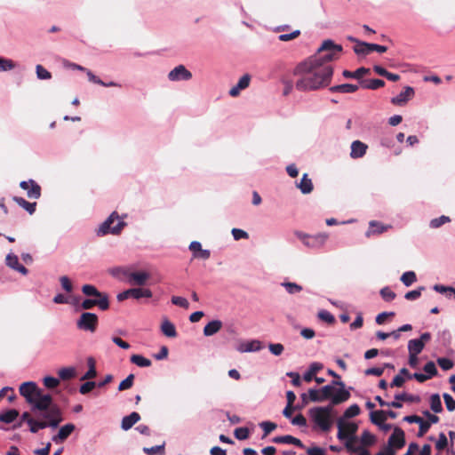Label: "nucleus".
<instances>
[{
	"label": "nucleus",
	"instance_id": "39",
	"mask_svg": "<svg viewBox=\"0 0 455 455\" xmlns=\"http://www.w3.org/2000/svg\"><path fill=\"white\" fill-rule=\"evenodd\" d=\"M395 399L396 402H399V403H401V401L410 402V403H417L419 401V396L407 394V393H400V394H396L395 395Z\"/></svg>",
	"mask_w": 455,
	"mask_h": 455
},
{
	"label": "nucleus",
	"instance_id": "52",
	"mask_svg": "<svg viewBox=\"0 0 455 455\" xmlns=\"http://www.w3.org/2000/svg\"><path fill=\"white\" fill-rule=\"evenodd\" d=\"M133 379H134V375L133 374L128 375L127 378L124 379L119 384L118 390L119 391H124V390L131 388L132 387V385H133Z\"/></svg>",
	"mask_w": 455,
	"mask_h": 455
},
{
	"label": "nucleus",
	"instance_id": "26",
	"mask_svg": "<svg viewBox=\"0 0 455 455\" xmlns=\"http://www.w3.org/2000/svg\"><path fill=\"white\" fill-rule=\"evenodd\" d=\"M19 416V411L15 409H9L0 413V421L10 424L16 420Z\"/></svg>",
	"mask_w": 455,
	"mask_h": 455
},
{
	"label": "nucleus",
	"instance_id": "7",
	"mask_svg": "<svg viewBox=\"0 0 455 455\" xmlns=\"http://www.w3.org/2000/svg\"><path fill=\"white\" fill-rule=\"evenodd\" d=\"M338 434L337 437L340 441H345V445L347 449L352 448L353 443L355 441V433L358 429V426L353 422H345L342 419H339L337 422Z\"/></svg>",
	"mask_w": 455,
	"mask_h": 455
},
{
	"label": "nucleus",
	"instance_id": "54",
	"mask_svg": "<svg viewBox=\"0 0 455 455\" xmlns=\"http://www.w3.org/2000/svg\"><path fill=\"white\" fill-rule=\"evenodd\" d=\"M425 290L424 286L419 287L417 290L410 291L405 293L404 298L408 300H415L421 295V291Z\"/></svg>",
	"mask_w": 455,
	"mask_h": 455
},
{
	"label": "nucleus",
	"instance_id": "1",
	"mask_svg": "<svg viewBox=\"0 0 455 455\" xmlns=\"http://www.w3.org/2000/svg\"><path fill=\"white\" fill-rule=\"evenodd\" d=\"M342 46L328 39L323 41L316 55L296 66L293 75L299 76L295 84L298 91H316L329 85L333 75L330 62L341 52Z\"/></svg>",
	"mask_w": 455,
	"mask_h": 455
},
{
	"label": "nucleus",
	"instance_id": "12",
	"mask_svg": "<svg viewBox=\"0 0 455 455\" xmlns=\"http://www.w3.org/2000/svg\"><path fill=\"white\" fill-rule=\"evenodd\" d=\"M128 282L132 285L143 286L147 283L150 275L145 271L128 272L126 273Z\"/></svg>",
	"mask_w": 455,
	"mask_h": 455
},
{
	"label": "nucleus",
	"instance_id": "19",
	"mask_svg": "<svg viewBox=\"0 0 455 455\" xmlns=\"http://www.w3.org/2000/svg\"><path fill=\"white\" fill-rule=\"evenodd\" d=\"M261 342L257 339H253L251 341L241 343L237 347V351L240 353H250V352H257L261 349Z\"/></svg>",
	"mask_w": 455,
	"mask_h": 455
},
{
	"label": "nucleus",
	"instance_id": "24",
	"mask_svg": "<svg viewBox=\"0 0 455 455\" xmlns=\"http://www.w3.org/2000/svg\"><path fill=\"white\" fill-rule=\"evenodd\" d=\"M222 327V323L220 320H212L209 322L204 328V336H212L217 333Z\"/></svg>",
	"mask_w": 455,
	"mask_h": 455
},
{
	"label": "nucleus",
	"instance_id": "8",
	"mask_svg": "<svg viewBox=\"0 0 455 455\" xmlns=\"http://www.w3.org/2000/svg\"><path fill=\"white\" fill-rule=\"evenodd\" d=\"M294 235L306 247L312 250L323 248L329 238V235L327 233L309 235L302 231H295Z\"/></svg>",
	"mask_w": 455,
	"mask_h": 455
},
{
	"label": "nucleus",
	"instance_id": "37",
	"mask_svg": "<svg viewBox=\"0 0 455 455\" xmlns=\"http://www.w3.org/2000/svg\"><path fill=\"white\" fill-rule=\"evenodd\" d=\"M131 362L139 367H149L151 361L140 355H132L131 356Z\"/></svg>",
	"mask_w": 455,
	"mask_h": 455
},
{
	"label": "nucleus",
	"instance_id": "40",
	"mask_svg": "<svg viewBox=\"0 0 455 455\" xmlns=\"http://www.w3.org/2000/svg\"><path fill=\"white\" fill-rule=\"evenodd\" d=\"M60 379L68 380L76 376V370L74 367L61 368L58 371Z\"/></svg>",
	"mask_w": 455,
	"mask_h": 455
},
{
	"label": "nucleus",
	"instance_id": "9",
	"mask_svg": "<svg viewBox=\"0 0 455 455\" xmlns=\"http://www.w3.org/2000/svg\"><path fill=\"white\" fill-rule=\"evenodd\" d=\"M98 324V316L93 313L84 312L83 313L76 322L78 329L94 332Z\"/></svg>",
	"mask_w": 455,
	"mask_h": 455
},
{
	"label": "nucleus",
	"instance_id": "28",
	"mask_svg": "<svg viewBox=\"0 0 455 455\" xmlns=\"http://www.w3.org/2000/svg\"><path fill=\"white\" fill-rule=\"evenodd\" d=\"M369 73H370V69L369 68L362 67V68H357L354 72L348 71V70H344L342 75L346 78H355V79H358V80L361 81L362 80L361 78L364 75H367Z\"/></svg>",
	"mask_w": 455,
	"mask_h": 455
},
{
	"label": "nucleus",
	"instance_id": "60",
	"mask_svg": "<svg viewBox=\"0 0 455 455\" xmlns=\"http://www.w3.org/2000/svg\"><path fill=\"white\" fill-rule=\"evenodd\" d=\"M443 397L447 410L449 411H455V400L453 399V397L451 395H449L448 393H444L443 395Z\"/></svg>",
	"mask_w": 455,
	"mask_h": 455
},
{
	"label": "nucleus",
	"instance_id": "49",
	"mask_svg": "<svg viewBox=\"0 0 455 455\" xmlns=\"http://www.w3.org/2000/svg\"><path fill=\"white\" fill-rule=\"evenodd\" d=\"M361 443L363 445H372L375 443V436L368 430H364L361 435Z\"/></svg>",
	"mask_w": 455,
	"mask_h": 455
},
{
	"label": "nucleus",
	"instance_id": "59",
	"mask_svg": "<svg viewBox=\"0 0 455 455\" xmlns=\"http://www.w3.org/2000/svg\"><path fill=\"white\" fill-rule=\"evenodd\" d=\"M433 289L436 292H439L441 294H444L445 296H446V292L447 291H451V292H453V298H455V288H453L451 286H445V285H443V284H435L433 286Z\"/></svg>",
	"mask_w": 455,
	"mask_h": 455
},
{
	"label": "nucleus",
	"instance_id": "57",
	"mask_svg": "<svg viewBox=\"0 0 455 455\" xmlns=\"http://www.w3.org/2000/svg\"><path fill=\"white\" fill-rule=\"evenodd\" d=\"M437 363L443 371H448L451 369L454 365L453 362L451 359L445 357L438 358Z\"/></svg>",
	"mask_w": 455,
	"mask_h": 455
},
{
	"label": "nucleus",
	"instance_id": "46",
	"mask_svg": "<svg viewBox=\"0 0 455 455\" xmlns=\"http://www.w3.org/2000/svg\"><path fill=\"white\" fill-rule=\"evenodd\" d=\"M36 76L40 80H49L52 78V74L45 69L42 65L36 66Z\"/></svg>",
	"mask_w": 455,
	"mask_h": 455
},
{
	"label": "nucleus",
	"instance_id": "43",
	"mask_svg": "<svg viewBox=\"0 0 455 455\" xmlns=\"http://www.w3.org/2000/svg\"><path fill=\"white\" fill-rule=\"evenodd\" d=\"M143 451L147 455H163L164 453V443L152 447H144Z\"/></svg>",
	"mask_w": 455,
	"mask_h": 455
},
{
	"label": "nucleus",
	"instance_id": "14",
	"mask_svg": "<svg viewBox=\"0 0 455 455\" xmlns=\"http://www.w3.org/2000/svg\"><path fill=\"white\" fill-rule=\"evenodd\" d=\"M75 428H76V427L72 423H68V424L62 426L59 429V432L56 435H52V441L57 444L62 443L72 434V432L75 430Z\"/></svg>",
	"mask_w": 455,
	"mask_h": 455
},
{
	"label": "nucleus",
	"instance_id": "15",
	"mask_svg": "<svg viewBox=\"0 0 455 455\" xmlns=\"http://www.w3.org/2000/svg\"><path fill=\"white\" fill-rule=\"evenodd\" d=\"M5 264L12 269L20 273L23 275H26L28 273V270L19 262V258L17 255L10 252L6 255Z\"/></svg>",
	"mask_w": 455,
	"mask_h": 455
},
{
	"label": "nucleus",
	"instance_id": "34",
	"mask_svg": "<svg viewBox=\"0 0 455 455\" xmlns=\"http://www.w3.org/2000/svg\"><path fill=\"white\" fill-rule=\"evenodd\" d=\"M430 408L435 413L443 411L442 402L438 394H433L430 396Z\"/></svg>",
	"mask_w": 455,
	"mask_h": 455
},
{
	"label": "nucleus",
	"instance_id": "64",
	"mask_svg": "<svg viewBox=\"0 0 455 455\" xmlns=\"http://www.w3.org/2000/svg\"><path fill=\"white\" fill-rule=\"evenodd\" d=\"M268 349L274 355H280L284 350V347L280 343H270L268 345Z\"/></svg>",
	"mask_w": 455,
	"mask_h": 455
},
{
	"label": "nucleus",
	"instance_id": "48",
	"mask_svg": "<svg viewBox=\"0 0 455 455\" xmlns=\"http://www.w3.org/2000/svg\"><path fill=\"white\" fill-rule=\"evenodd\" d=\"M365 44H370V43H365L362 41H356V44L354 47V52L360 55H367L371 52V50L365 46Z\"/></svg>",
	"mask_w": 455,
	"mask_h": 455
},
{
	"label": "nucleus",
	"instance_id": "6",
	"mask_svg": "<svg viewBox=\"0 0 455 455\" xmlns=\"http://www.w3.org/2000/svg\"><path fill=\"white\" fill-rule=\"evenodd\" d=\"M125 226L126 223L121 219L118 213L113 212L107 220L99 226L96 234L98 236H104L108 234L116 235L121 234Z\"/></svg>",
	"mask_w": 455,
	"mask_h": 455
},
{
	"label": "nucleus",
	"instance_id": "62",
	"mask_svg": "<svg viewBox=\"0 0 455 455\" xmlns=\"http://www.w3.org/2000/svg\"><path fill=\"white\" fill-rule=\"evenodd\" d=\"M318 317L323 322L333 323L335 321L334 316L327 310H321L318 313Z\"/></svg>",
	"mask_w": 455,
	"mask_h": 455
},
{
	"label": "nucleus",
	"instance_id": "55",
	"mask_svg": "<svg viewBox=\"0 0 455 455\" xmlns=\"http://www.w3.org/2000/svg\"><path fill=\"white\" fill-rule=\"evenodd\" d=\"M231 234L235 241L249 238V234L246 231L240 228H234L231 230Z\"/></svg>",
	"mask_w": 455,
	"mask_h": 455
},
{
	"label": "nucleus",
	"instance_id": "23",
	"mask_svg": "<svg viewBox=\"0 0 455 455\" xmlns=\"http://www.w3.org/2000/svg\"><path fill=\"white\" fill-rule=\"evenodd\" d=\"M273 442L275 443H287V444H293L298 447H304L302 442L291 435H281V436H275L273 438Z\"/></svg>",
	"mask_w": 455,
	"mask_h": 455
},
{
	"label": "nucleus",
	"instance_id": "47",
	"mask_svg": "<svg viewBox=\"0 0 455 455\" xmlns=\"http://www.w3.org/2000/svg\"><path fill=\"white\" fill-rule=\"evenodd\" d=\"M282 286H283L286 291L290 294H295L302 291V286L296 283L284 282L282 283Z\"/></svg>",
	"mask_w": 455,
	"mask_h": 455
},
{
	"label": "nucleus",
	"instance_id": "38",
	"mask_svg": "<svg viewBox=\"0 0 455 455\" xmlns=\"http://www.w3.org/2000/svg\"><path fill=\"white\" fill-rule=\"evenodd\" d=\"M82 291L84 295L88 297H99L102 295H106V293H102L97 290V288L92 284H84L82 287Z\"/></svg>",
	"mask_w": 455,
	"mask_h": 455
},
{
	"label": "nucleus",
	"instance_id": "4",
	"mask_svg": "<svg viewBox=\"0 0 455 455\" xmlns=\"http://www.w3.org/2000/svg\"><path fill=\"white\" fill-rule=\"evenodd\" d=\"M323 400H331L329 405H337L346 402L350 397V393L345 388L344 382L340 380H333L331 384L323 386L320 388Z\"/></svg>",
	"mask_w": 455,
	"mask_h": 455
},
{
	"label": "nucleus",
	"instance_id": "33",
	"mask_svg": "<svg viewBox=\"0 0 455 455\" xmlns=\"http://www.w3.org/2000/svg\"><path fill=\"white\" fill-rule=\"evenodd\" d=\"M88 371L83 375L81 380L91 379L96 377L97 371L95 367V360L92 357L87 359Z\"/></svg>",
	"mask_w": 455,
	"mask_h": 455
},
{
	"label": "nucleus",
	"instance_id": "5",
	"mask_svg": "<svg viewBox=\"0 0 455 455\" xmlns=\"http://www.w3.org/2000/svg\"><path fill=\"white\" fill-rule=\"evenodd\" d=\"M333 406H317L308 411L311 420L323 432H328L333 422Z\"/></svg>",
	"mask_w": 455,
	"mask_h": 455
},
{
	"label": "nucleus",
	"instance_id": "53",
	"mask_svg": "<svg viewBox=\"0 0 455 455\" xmlns=\"http://www.w3.org/2000/svg\"><path fill=\"white\" fill-rule=\"evenodd\" d=\"M360 413V407L357 404L350 405L344 412V418L350 419Z\"/></svg>",
	"mask_w": 455,
	"mask_h": 455
},
{
	"label": "nucleus",
	"instance_id": "16",
	"mask_svg": "<svg viewBox=\"0 0 455 455\" xmlns=\"http://www.w3.org/2000/svg\"><path fill=\"white\" fill-rule=\"evenodd\" d=\"M414 95V89L411 86H406L404 91L400 92L397 96L391 99L394 105L402 106L411 100Z\"/></svg>",
	"mask_w": 455,
	"mask_h": 455
},
{
	"label": "nucleus",
	"instance_id": "18",
	"mask_svg": "<svg viewBox=\"0 0 455 455\" xmlns=\"http://www.w3.org/2000/svg\"><path fill=\"white\" fill-rule=\"evenodd\" d=\"M350 148V157L357 159L363 157L366 154L368 146L360 140H355L352 142Z\"/></svg>",
	"mask_w": 455,
	"mask_h": 455
},
{
	"label": "nucleus",
	"instance_id": "22",
	"mask_svg": "<svg viewBox=\"0 0 455 455\" xmlns=\"http://www.w3.org/2000/svg\"><path fill=\"white\" fill-rule=\"evenodd\" d=\"M296 186L304 195L310 194L314 189L313 182L307 173L302 176L299 183Z\"/></svg>",
	"mask_w": 455,
	"mask_h": 455
},
{
	"label": "nucleus",
	"instance_id": "21",
	"mask_svg": "<svg viewBox=\"0 0 455 455\" xmlns=\"http://www.w3.org/2000/svg\"><path fill=\"white\" fill-rule=\"evenodd\" d=\"M387 228H388V227L384 226L380 222L376 221V220H371L369 223V228L366 231L365 235L367 237H370L371 235H379V234H382L385 231H387Z\"/></svg>",
	"mask_w": 455,
	"mask_h": 455
},
{
	"label": "nucleus",
	"instance_id": "50",
	"mask_svg": "<svg viewBox=\"0 0 455 455\" xmlns=\"http://www.w3.org/2000/svg\"><path fill=\"white\" fill-rule=\"evenodd\" d=\"M43 383L45 387L52 389L57 387L60 385V379L55 377L46 376L44 378Z\"/></svg>",
	"mask_w": 455,
	"mask_h": 455
},
{
	"label": "nucleus",
	"instance_id": "58",
	"mask_svg": "<svg viewBox=\"0 0 455 455\" xmlns=\"http://www.w3.org/2000/svg\"><path fill=\"white\" fill-rule=\"evenodd\" d=\"M249 429L247 427H238L235 429L234 435L238 440H245L249 437Z\"/></svg>",
	"mask_w": 455,
	"mask_h": 455
},
{
	"label": "nucleus",
	"instance_id": "25",
	"mask_svg": "<svg viewBox=\"0 0 455 455\" xmlns=\"http://www.w3.org/2000/svg\"><path fill=\"white\" fill-rule=\"evenodd\" d=\"M359 86L352 84L334 85L330 88L331 92L352 93L358 90Z\"/></svg>",
	"mask_w": 455,
	"mask_h": 455
},
{
	"label": "nucleus",
	"instance_id": "13",
	"mask_svg": "<svg viewBox=\"0 0 455 455\" xmlns=\"http://www.w3.org/2000/svg\"><path fill=\"white\" fill-rule=\"evenodd\" d=\"M387 444L395 449H401L405 444L404 432L398 427H394L393 434L389 436Z\"/></svg>",
	"mask_w": 455,
	"mask_h": 455
},
{
	"label": "nucleus",
	"instance_id": "35",
	"mask_svg": "<svg viewBox=\"0 0 455 455\" xmlns=\"http://www.w3.org/2000/svg\"><path fill=\"white\" fill-rule=\"evenodd\" d=\"M27 196L30 199H38L41 196V187L36 182L32 181L31 186L27 189Z\"/></svg>",
	"mask_w": 455,
	"mask_h": 455
},
{
	"label": "nucleus",
	"instance_id": "51",
	"mask_svg": "<svg viewBox=\"0 0 455 455\" xmlns=\"http://www.w3.org/2000/svg\"><path fill=\"white\" fill-rule=\"evenodd\" d=\"M380 296L385 301H392L395 298V293L389 288V287H384L379 291Z\"/></svg>",
	"mask_w": 455,
	"mask_h": 455
},
{
	"label": "nucleus",
	"instance_id": "44",
	"mask_svg": "<svg viewBox=\"0 0 455 455\" xmlns=\"http://www.w3.org/2000/svg\"><path fill=\"white\" fill-rule=\"evenodd\" d=\"M450 221H451L450 217L442 215L438 218L431 220V221L429 223V227L431 228H438L442 227L443 224L449 223Z\"/></svg>",
	"mask_w": 455,
	"mask_h": 455
},
{
	"label": "nucleus",
	"instance_id": "30",
	"mask_svg": "<svg viewBox=\"0 0 455 455\" xmlns=\"http://www.w3.org/2000/svg\"><path fill=\"white\" fill-rule=\"evenodd\" d=\"M130 297H132L135 299H140V288H132V289L125 290L123 292H120L116 298H117L118 301H123L124 299H127Z\"/></svg>",
	"mask_w": 455,
	"mask_h": 455
},
{
	"label": "nucleus",
	"instance_id": "63",
	"mask_svg": "<svg viewBox=\"0 0 455 455\" xmlns=\"http://www.w3.org/2000/svg\"><path fill=\"white\" fill-rule=\"evenodd\" d=\"M259 427L263 429L264 435L266 436L276 428V424L270 421H263L259 424Z\"/></svg>",
	"mask_w": 455,
	"mask_h": 455
},
{
	"label": "nucleus",
	"instance_id": "27",
	"mask_svg": "<svg viewBox=\"0 0 455 455\" xmlns=\"http://www.w3.org/2000/svg\"><path fill=\"white\" fill-rule=\"evenodd\" d=\"M162 332L169 338H175L177 336V331L175 326L172 323H171L168 319H164L161 324Z\"/></svg>",
	"mask_w": 455,
	"mask_h": 455
},
{
	"label": "nucleus",
	"instance_id": "2",
	"mask_svg": "<svg viewBox=\"0 0 455 455\" xmlns=\"http://www.w3.org/2000/svg\"><path fill=\"white\" fill-rule=\"evenodd\" d=\"M36 419L29 420V431L37 433L40 429L57 428L63 420L62 411L59 405L47 407L45 410H32Z\"/></svg>",
	"mask_w": 455,
	"mask_h": 455
},
{
	"label": "nucleus",
	"instance_id": "45",
	"mask_svg": "<svg viewBox=\"0 0 455 455\" xmlns=\"http://www.w3.org/2000/svg\"><path fill=\"white\" fill-rule=\"evenodd\" d=\"M308 398L313 403H322L324 401L322 396L321 389H317V388L308 389Z\"/></svg>",
	"mask_w": 455,
	"mask_h": 455
},
{
	"label": "nucleus",
	"instance_id": "17",
	"mask_svg": "<svg viewBox=\"0 0 455 455\" xmlns=\"http://www.w3.org/2000/svg\"><path fill=\"white\" fill-rule=\"evenodd\" d=\"M251 82V76L249 74L243 75L238 81V83L229 90V95L231 97H237L241 91L249 87Z\"/></svg>",
	"mask_w": 455,
	"mask_h": 455
},
{
	"label": "nucleus",
	"instance_id": "31",
	"mask_svg": "<svg viewBox=\"0 0 455 455\" xmlns=\"http://www.w3.org/2000/svg\"><path fill=\"white\" fill-rule=\"evenodd\" d=\"M13 200L14 202L17 203L19 206L22 207L29 214H33L36 212V203H29L26 201L24 198L19 196H14Z\"/></svg>",
	"mask_w": 455,
	"mask_h": 455
},
{
	"label": "nucleus",
	"instance_id": "56",
	"mask_svg": "<svg viewBox=\"0 0 455 455\" xmlns=\"http://www.w3.org/2000/svg\"><path fill=\"white\" fill-rule=\"evenodd\" d=\"M448 445V439L443 433L439 434L438 440L435 443V448L438 451H443Z\"/></svg>",
	"mask_w": 455,
	"mask_h": 455
},
{
	"label": "nucleus",
	"instance_id": "61",
	"mask_svg": "<svg viewBox=\"0 0 455 455\" xmlns=\"http://www.w3.org/2000/svg\"><path fill=\"white\" fill-rule=\"evenodd\" d=\"M172 303L183 308H188L189 303L187 299L179 296H173L172 298Z\"/></svg>",
	"mask_w": 455,
	"mask_h": 455
},
{
	"label": "nucleus",
	"instance_id": "3",
	"mask_svg": "<svg viewBox=\"0 0 455 455\" xmlns=\"http://www.w3.org/2000/svg\"><path fill=\"white\" fill-rule=\"evenodd\" d=\"M20 394L25 397L32 410H45L47 407L58 405L50 394L44 393L33 381L22 383L20 387Z\"/></svg>",
	"mask_w": 455,
	"mask_h": 455
},
{
	"label": "nucleus",
	"instance_id": "29",
	"mask_svg": "<svg viewBox=\"0 0 455 455\" xmlns=\"http://www.w3.org/2000/svg\"><path fill=\"white\" fill-rule=\"evenodd\" d=\"M360 85L364 89L377 90L385 85V82L381 79L361 80Z\"/></svg>",
	"mask_w": 455,
	"mask_h": 455
},
{
	"label": "nucleus",
	"instance_id": "41",
	"mask_svg": "<svg viewBox=\"0 0 455 455\" xmlns=\"http://www.w3.org/2000/svg\"><path fill=\"white\" fill-rule=\"evenodd\" d=\"M16 63L4 57H0V71L1 72H7L11 71L13 68H15Z\"/></svg>",
	"mask_w": 455,
	"mask_h": 455
},
{
	"label": "nucleus",
	"instance_id": "10",
	"mask_svg": "<svg viewBox=\"0 0 455 455\" xmlns=\"http://www.w3.org/2000/svg\"><path fill=\"white\" fill-rule=\"evenodd\" d=\"M96 306L101 310H107L109 307L108 296L106 294L94 299H86L81 304L82 308L86 310Z\"/></svg>",
	"mask_w": 455,
	"mask_h": 455
},
{
	"label": "nucleus",
	"instance_id": "20",
	"mask_svg": "<svg viewBox=\"0 0 455 455\" xmlns=\"http://www.w3.org/2000/svg\"><path fill=\"white\" fill-rule=\"evenodd\" d=\"M140 419V415L133 411L131 414L124 416L122 419L121 427L123 430L127 431L131 429L139 420Z\"/></svg>",
	"mask_w": 455,
	"mask_h": 455
},
{
	"label": "nucleus",
	"instance_id": "36",
	"mask_svg": "<svg viewBox=\"0 0 455 455\" xmlns=\"http://www.w3.org/2000/svg\"><path fill=\"white\" fill-rule=\"evenodd\" d=\"M371 420L373 424L377 426H380L384 421H386V411H371L370 414Z\"/></svg>",
	"mask_w": 455,
	"mask_h": 455
},
{
	"label": "nucleus",
	"instance_id": "32",
	"mask_svg": "<svg viewBox=\"0 0 455 455\" xmlns=\"http://www.w3.org/2000/svg\"><path fill=\"white\" fill-rule=\"evenodd\" d=\"M424 347L425 346L421 342V340H419L418 339H411L408 342L409 354L419 355L422 352V350L424 349Z\"/></svg>",
	"mask_w": 455,
	"mask_h": 455
},
{
	"label": "nucleus",
	"instance_id": "11",
	"mask_svg": "<svg viewBox=\"0 0 455 455\" xmlns=\"http://www.w3.org/2000/svg\"><path fill=\"white\" fill-rule=\"evenodd\" d=\"M192 73L184 65H179L168 74V79L172 82L188 81L191 79Z\"/></svg>",
	"mask_w": 455,
	"mask_h": 455
},
{
	"label": "nucleus",
	"instance_id": "42",
	"mask_svg": "<svg viewBox=\"0 0 455 455\" xmlns=\"http://www.w3.org/2000/svg\"><path fill=\"white\" fill-rule=\"evenodd\" d=\"M400 280L405 286H411L417 280L416 274L413 271L404 272Z\"/></svg>",
	"mask_w": 455,
	"mask_h": 455
}]
</instances>
